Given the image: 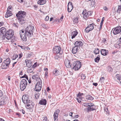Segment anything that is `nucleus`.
Segmentation results:
<instances>
[{"label":"nucleus","instance_id":"obj_1","mask_svg":"<svg viewBox=\"0 0 121 121\" xmlns=\"http://www.w3.org/2000/svg\"><path fill=\"white\" fill-rule=\"evenodd\" d=\"M34 30L33 26H28L25 30L22 29L20 31V36L22 40L25 41H26V35L29 38L32 36Z\"/></svg>","mask_w":121,"mask_h":121},{"label":"nucleus","instance_id":"obj_2","mask_svg":"<svg viewBox=\"0 0 121 121\" xmlns=\"http://www.w3.org/2000/svg\"><path fill=\"white\" fill-rule=\"evenodd\" d=\"M26 14L25 12L21 11H19L16 14V16L17 17L20 23L21 24L24 23L26 21Z\"/></svg>","mask_w":121,"mask_h":121},{"label":"nucleus","instance_id":"obj_3","mask_svg":"<svg viewBox=\"0 0 121 121\" xmlns=\"http://www.w3.org/2000/svg\"><path fill=\"white\" fill-rule=\"evenodd\" d=\"M81 62L78 61H76L74 62L73 64L72 65L71 68L75 70L79 69L81 67Z\"/></svg>","mask_w":121,"mask_h":121},{"label":"nucleus","instance_id":"obj_4","mask_svg":"<svg viewBox=\"0 0 121 121\" xmlns=\"http://www.w3.org/2000/svg\"><path fill=\"white\" fill-rule=\"evenodd\" d=\"M27 85V82L26 80L25 79H22L20 84V88L21 90L23 91L25 89Z\"/></svg>","mask_w":121,"mask_h":121},{"label":"nucleus","instance_id":"obj_5","mask_svg":"<svg viewBox=\"0 0 121 121\" xmlns=\"http://www.w3.org/2000/svg\"><path fill=\"white\" fill-rule=\"evenodd\" d=\"M14 34V31H13V30H8L6 32L5 38L9 40L11 38Z\"/></svg>","mask_w":121,"mask_h":121},{"label":"nucleus","instance_id":"obj_6","mask_svg":"<svg viewBox=\"0 0 121 121\" xmlns=\"http://www.w3.org/2000/svg\"><path fill=\"white\" fill-rule=\"evenodd\" d=\"M42 81L38 82L36 85L35 90V91H39L41 90L42 87Z\"/></svg>","mask_w":121,"mask_h":121},{"label":"nucleus","instance_id":"obj_7","mask_svg":"<svg viewBox=\"0 0 121 121\" xmlns=\"http://www.w3.org/2000/svg\"><path fill=\"white\" fill-rule=\"evenodd\" d=\"M6 28L4 27L1 28L0 29V35H3V38L5 39L6 33Z\"/></svg>","mask_w":121,"mask_h":121},{"label":"nucleus","instance_id":"obj_8","mask_svg":"<svg viewBox=\"0 0 121 121\" xmlns=\"http://www.w3.org/2000/svg\"><path fill=\"white\" fill-rule=\"evenodd\" d=\"M61 50V48L59 46H55L53 48V53H54L56 54L59 53L60 54H61V53L60 52Z\"/></svg>","mask_w":121,"mask_h":121},{"label":"nucleus","instance_id":"obj_9","mask_svg":"<svg viewBox=\"0 0 121 121\" xmlns=\"http://www.w3.org/2000/svg\"><path fill=\"white\" fill-rule=\"evenodd\" d=\"M121 27L119 26L115 28H113V33L114 35H116L121 32Z\"/></svg>","mask_w":121,"mask_h":121},{"label":"nucleus","instance_id":"obj_10","mask_svg":"<svg viewBox=\"0 0 121 121\" xmlns=\"http://www.w3.org/2000/svg\"><path fill=\"white\" fill-rule=\"evenodd\" d=\"M26 105L28 109H31L33 108L34 106V104L33 102L31 101L30 100L29 101L27 102L25 104Z\"/></svg>","mask_w":121,"mask_h":121},{"label":"nucleus","instance_id":"obj_11","mask_svg":"<svg viewBox=\"0 0 121 121\" xmlns=\"http://www.w3.org/2000/svg\"><path fill=\"white\" fill-rule=\"evenodd\" d=\"M22 99L23 102L25 104L30 100L28 98V95H26L22 96Z\"/></svg>","mask_w":121,"mask_h":121},{"label":"nucleus","instance_id":"obj_12","mask_svg":"<svg viewBox=\"0 0 121 121\" xmlns=\"http://www.w3.org/2000/svg\"><path fill=\"white\" fill-rule=\"evenodd\" d=\"M73 5L72 3L71 2H69L67 5V11L69 12H70L73 9Z\"/></svg>","mask_w":121,"mask_h":121},{"label":"nucleus","instance_id":"obj_13","mask_svg":"<svg viewBox=\"0 0 121 121\" xmlns=\"http://www.w3.org/2000/svg\"><path fill=\"white\" fill-rule=\"evenodd\" d=\"M65 64L66 67L68 68H71L72 65L70 64V61L66 59L65 60Z\"/></svg>","mask_w":121,"mask_h":121},{"label":"nucleus","instance_id":"obj_14","mask_svg":"<svg viewBox=\"0 0 121 121\" xmlns=\"http://www.w3.org/2000/svg\"><path fill=\"white\" fill-rule=\"evenodd\" d=\"M83 44L82 42L79 41H76L74 44L75 46L77 47V48H79L81 47H82Z\"/></svg>","mask_w":121,"mask_h":121},{"label":"nucleus","instance_id":"obj_15","mask_svg":"<svg viewBox=\"0 0 121 121\" xmlns=\"http://www.w3.org/2000/svg\"><path fill=\"white\" fill-rule=\"evenodd\" d=\"M32 78L33 79H35L36 81L38 82H40L42 81L41 79L38 76V74L34 75L33 76Z\"/></svg>","mask_w":121,"mask_h":121},{"label":"nucleus","instance_id":"obj_16","mask_svg":"<svg viewBox=\"0 0 121 121\" xmlns=\"http://www.w3.org/2000/svg\"><path fill=\"white\" fill-rule=\"evenodd\" d=\"M60 111L58 109H56V111L54 113L53 116L54 117V120L55 121L56 120V121L57 120V119L58 116V113L60 112Z\"/></svg>","mask_w":121,"mask_h":121},{"label":"nucleus","instance_id":"obj_17","mask_svg":"<svg viewBox=\"0 0 121 121\" xmlns=\"http://www.w3.org/2000/svg\"><path fill=\"white\" fill-rule=\"evenodd\" d=\"M25 61L27 67L30 68L32 66V63L31 61L30 60L26 59L25 60Z\"/></svg>","mask_w":121,"mask_h":121},{"label":"nucleus","instance_id":"obj_18","mask_svg":"<svg viewBox=\"0 0 121 121\" xmlns=\"http://www.w3.org/2000/svg\"><path fill=\"white\" fill-rule=\"evenodd\" d=\"M101 54L104 56H106L108 54V51L105 49H101L100 51Z\"/></svg>","mask_w":121,"mask_h":121},{"label":"nucleus","instance_id":"obj_19","mask_svg":"<svg viewBox=\"0 0 121 121\" xmlns=\"http://www.w3.org/2000/svg\"><path fill=\"white\" fill-rule=\"evenodd\" d=\"M6 97H3L1 99V100L0 101V105L3 106L6 104L5 99Z\"/></svg>","mask_w":121,"mask_h":121},{"label":"nucleus","instance_id":"obj_20","mask_svg":"<svg viewBox=\"0 0 121 121\" xmlns=\"http://www.w3.org/2000/svg\"><path fill=\"white\" fill-rule=\"evenodd\" d=\"M95 106L94 105L93 106H92L91 107H90L89 108H88L87 109H85V111L88 112L89 111H93L95 110Z\"/></svg>","mask_w":121,"mask_h":121},{"label":"nucleus","instance_id":"obj_21","mask_svg":"<svg viewBox=\"0 0 121 121\" xmlns=\"http://www.w3.org/2000/svg\"><path fill=\"white\" fill-rule=\"evenodd\" d=\"M12 15V14L11 11H10L9 10L7 9V11L6 12V13L5 14V17L6 18L9 17L11 16Z\"/></svg>","mask_w":121,"mask_h":121},{"label":"nucleus","instance_id":"obj_22","mask_svg":"<svg viewBox=\"0 0 121 121\" xmlns=\"http://www.w3.org/2000/svg\"><path fill=\"white\" fill-rule=\"evenodd\" d=\"M47 103L46 100L44 99H42L39 102V103L41 105H45Z\"/></svg>","mask_w":121,"mask_h":121},{"label":"nucleus","instance_id":"obj_23","mask_svg":"<svg viewBox=\"0 0 121 121\" xmlns=\"http://www.w3.org/2000/svg\"><path fill=\"white\" fill-rule=\"evenodd\" d=\"M71 33L72 38V39L74 38L78 33V32L76 30L75 31H72Z\"/></svg>","mask_w":121,"mask_h":121},{"label":"nucleus","instance_id":"obj_24","mask_svg":"<svg viewBox=\"0 0 121 121\" xmlns=\"http://www.w3.org/2000/svg\"><path fill=\"white\" fill-rule=\"evenodd\" d=\"M46 0H39L38 1V4L40 5L43 4L46 2Z\"/></svg>","mask_w":121,"mask_h":121},{"label":"nucleus","instance_id":"obj_25","mask_svg":"<svg viewBox=\"0 0 121 121\" xmlns=\"http://www.w3.org/2000/svg\"><path fill=\"white\" fill-rule=\"evenodd\" d=\"M82 14L83 15V17L85 19H86L89 16L88 15V13L87 12H86V11H83Z\"/></svg>","mask_w":121,"mask_h":121},{"label":"nucleus","instance_id":"obj_26","mask_svg":"<svg viewBox=\"0 0 121 121\" xmlns=\"http://www.w3.org/2000/svg\"><path fill=\"white\" fill-rule=\"evenodd\" d=\"M78 49V48H77V47L75 46L72 50V53L73 54L76 53L77 52Z\"/></svg>","mask_w":121,"mask_h":121},{"label":"nucleus","instance_id":"obj_27","mask_svg":"<svg viewBox=\"0 0 121 121\" xmlns=\"http://www.w3.org/2000/svg\"><path fill=\"white\" fill-rule=\"evenodd\" d=\"M53 73L55 76H57L59 75V72L58 70L56 69H55L53 71Z\"/></svg>","mask_w":121,"mask_h":121},{"label":"nucleus","instance_id":"obj_28","mask_svg":"<svg viewBox=\"0 0 121 121\" xmlns=\"http://www.w3.org/2000/svg\"><path fill=\"white\" fill-rule=\"evenodd\" d=\"M86 99L88 100H92L93 99V98L91 96L88 95L86 96Z\"/></svg>","mask_w":121,"mask_h":121},{"label":"nucleus","instance_id":"obj_29","mask_svg":"<svg viewBox=\"0 0 121 121\" xmlns=\"http://www.w3.org/2000/svg\"><path fill=\"white\" fill-rule=\"evenodd\" d=\"M95 25L94 24H91L89 25L88 27H89V29L91 30L94 29Z\"/></svg>","mask_w":121,"mask_h":121},{"label":"nucleus","instance_id":"obj_30","mask_svg":"<svg viewBox=\"0 0 121 121\" xmlns=\"http://www.w3.org/2000/svg\"><path fill=\"white\" fill-rule=\"evenodd\" d=\"M116 12L119 14H120L121 12V5H118V9Z\"/></svg>","mask_w":121,"mask_h":121},{"label":"nucleus","instance_id":"obj_31","mask_svg":"<svg viewBox=\"0 0 121 121\" xmlns=\"http://www.w3.org/2000/svg\"><path fill=\"white\" fill-rule=\"evenodd\" d=\"M9 65H7L6 63H2V65H1V67L2 69H5L7 68V67Z\"/></svg>","mask_w":121,"mask_h":121},{"label":"nucleus","instance_id":"obj_32","mask_svg":"<svg viewBox=\"0 0 121 121\" xmlns=\"http://www.w3.org/2000/svg\"><path fill=\"white\" fill-rule=\"evenodd\" d=\"M99 50L98 48H95L94 51V52L96 55L99 54Z\"/></svg>","mask_w":121,"mask_h":121},{"label":"nucleus","instance_id":"obj_33","mask_svg":"<svg viewBox=\"0 0 121 121\" xmlns=\"http://www.w3.org/2000/svg\"><path fill=\"white\" fill-rule=\"evenodd\" d=\"M98 56L99 57L97 56L94 59L95 61L96 62L98 63L99 61V60H100V58H99L100 56L99 55H98Z\"/></svg>","mask_w":121,"mask_h":121},{"label":"nucleus","instance_id":"obj_34","mask_svg":"<svg viewBox=\"0 0 121 121\" xmlns=\"http://www.w3.org/2000/svg\"><path fill=\"white\" fill-rule=\"evenodd\" d=\"M83 93H79L77 95V97L78 98L81 99L82 98V96L83 95Z\"/></svg>","mask_w":121,"mask_h":121},{"label":"nucleus","instance_id":"obj_35","mask_svg":"<svg viewBox=\"0 0 121 121\" xmlns=\"http://www.w3.org/2000/svg\"><path fill=\"white\" fill-rule=\"evenodd\" d=\"M10 59L8 58H7L6 60H5V61L7 62V63H6L7 64V65H9V64L10 63Z\"/></svg>","mask_w":121,"mask_h":121},{"label":"nucleus","instance_id":"obj_36","mask_svg":"<svg viewBox=\"0 0 121 121\" xmlns=\"http://www.w3.org/2000/svg\"><path fill=\"white\" fill-rule=\"evenodd\" d=\"M85 31L86 33H88L91 30L89 28V27H86L85 30Z\"/></svg>","mask_w":121,"mask_h":121},{"label":"nucleus","instance_id":"obj_37","mask_svg":"<svg viewBox=\"0 0 121 121\" xmlns=\"http://www.w3.org/2000/svg\"><path fill=\"white\" fill-rule=\"evenodd\" d=\"M35 97L36 99H38L39 97V93L37 92L35 95Z\"/></svg>","mask_w":121,"mask_h":121},{"label":"nucleus","instance_id":"obj_38","mask_svg":"<svg viewBox=\"0 0 121 121\" xmlns=\"http://www.w3.org/2000/svg\"><path fill=\"white\" fill-rule=\"evenodd\" d=\"M18 56V55L16 54H15L13 56V60H15Z\"/></svg>","mask_w":121,"mask_h":121},{"label":"nucleus","instance_id":"obj_39","mask_svg":"<svg viewBox=\"0 0 121 121\" xmlns=\"http://www.w3.org/2000/svg\"><path fill=\"white\" fill-rule=\"evenodd\" d=\"M92 1L91 3V6L93 7L95 5V2L94 1L91 0Z\"/></svg>","mask_w":121,"mask_h":121},{"label":"nucleus","instance_id":"obj_40","mask_svg":"<svg viewBox=\"0 0 121 121\" xmlns=\"http://www.w3.org/2000/svg\"><path fill=\"white\" fill-rule=\"evenodd\" d=\"M112 68L110 66H108V70L110 72H111L112 71Z\"/></svg>","mask_w":121,"mask_h":121},{"label":"nucleus","instance_id":"obj_41","mask_svg":"<svg viewBox=\"0 0 121 121\" xmlns=\"http://www.w3.org/2000/svg\"><path fill=\"white\" fill-rule=\"evenodd\" d=\"M73 21L74 23H78V18H75L74 19Z\"/></svg>","mask_w":121,"mask_h":121},{"label":"nucleus","instance_id":"obj_42","mask_svg":"<svg viewBox=\"0 0 121 121\" xmlns=\"http://www.w3.org/2000/svg\"><path fill=\"white\" fill-rule=\"evenodd\" d=\"M21 78H25L27 80H28V76L26 75L25 74L24 76L21 77Z\"/></svg>","mask_w":121,"mask_h":121},{"label":"nucleus","instance_id":"obj_43","mask_svg":"<svg viewBox=\"0 0 121 121\" xmlns=\"http://www.w3.org/2000/svg\"><path fill=\"white\" fill-rule=\"evenodd\" d=\"M33 70L31 69H28L27 70V72L28 73H30L33 72Z\"/></svg>","mask_w":121,"mask_h":121},{"label":"nucleus","instance_id":"obj_44","mask_svg":"<svg viewBox=\"0 0 121 121\" xmlns=\"http://www.w3.org/2000/svg\"><path fill=\"white\" fill-rule=\"evenodd\" d=\"M88 103H84L82 104V105L84 106L87 107L88 108Z\"/></svg>","mask_w":121,"mask_h":121},{"label":"nucleus","instance_id":"obj_45","mask_svg":"<svg viewBox=\"0 0 121 121\" xmlns=\"http://www.w3.org/2000/svg\"><path fill=\"white\" fill-rule=\"evenodd\" d=\"M88 108H89L90 107H91L92 106H93L94 104L91 103H88Z\"/></svg>","mask_w":121,"mask_h":121},{"label":"nucleus","instance_id":"obj_46","mask_svg":"<svg viewBox=\"0 0 121 121\" xmlns=\"http://www.w3.org/2000/svg\"><path fill=\"white\" fill-rule=\"evenodd\" d=\"M81 78L82 79H84L86 78V76L85 75L82 74L81 75Z\"/></svg>","mask_w":121,"mask_h":121},{"label":"nucleus","instance_id":"obj_47","mask_svg":"<svg viewBox=\"0 0 121 121\" xmlns=\"http://www.w3.org/2000/svg\"><path fill=\"white\" fill-rule=\"evenodd\" d=\"M116 78L117 79L119 80H120V77L119 75H117L116 76Z\"/></svg>","mask_w":121,"mask_h":121},{"label":"nucleus","instance_id":"obj_48","mask_svg":"<svg viewBox=\"0 0 121 121\" xmlns=\"http://www.w3.org/2000/svg\"><path fill=\"white\" fill-rule=\"evenodd\" d=\"M37 63H35L34 65H32V68H34L35 67H36L37 66Z\"/></svg>","mask_w":121,"mask_h":121},{"label":"nucleus","instance_id":"obj_49","mask_svg":"<svg viewBox=\"0 0 121 121\" xmlns=\"http://www.w3.org/2000/svg\"><path fill=\"white\" fill-rule=\"evenodd\" d=\"M104 77H102L100 78V81L101 82H104Z\"/></svg>","mask_w":121,"mask_h":121},{"label":"nucleus","instance_id":"obj_50","mask_svg":"<svg viewBox=\"0 0 121 121\" xmlns=\"http://www.w3.org/2000/svg\"><path fill=\"white\" fill-rule=\"evenodd\" d=\"M103 41L104 42L105 44H107V43L106 42V40L105 39H104L103 40Z\"/></svg>","mask_w":121,"mask_h":121},{"label":"nucleus","instance_id":"obj_51","mask_svg":"<svg viewBox=\"0 0 121 121\" xmlns=\"http://www.w3.org/2000/svg\"><path fill=\"white\" fill-rule=\"evenodd\" d=\"M103 9L107 11L108 10V9L106 7H104L103 8Z\"/></svg>","mask_w":121,"mask_h":121},{"label":"nucleus","instance_id":"obj_52","mask_svg":"<svg viewBox=\"0 0 121 121\" xmlns=\"http://www.w3.org/2000/svg\"><path fill=\"white\" fill-rule=\"evenodd\" d=\"M87 12L88 13V15L89 16L91 15L92 14V12L91 11H89Z\"/></svg>","mask_w":121,"mask_h":121},{"label":"nucleus","instance_id":"obj_53","mask_svg":"<svg viewBox=\"0 0 121 121\" xmlns=\"http://www.w3.org/2000/svg\"><path fill=\"white\" fill-rule=\"evenodd\" d=\"M49 19V17L48 16H47L45 18V20L46 21H47Z\"/></svg>","mask_w":121,"mask_h":121},{"label":"nucleus","instance_id":"obj_54","mask_svg":"<svg viewBox=\"0 0 121 121\" xmlns=\"http://www.w3.org/2000/svg\"><path fill=\"white\" fill-rule=\"evenodd\" d=\"M78 116L79 115H76L74 116L73 117V118H77L78 117Z\"/></svg>","mask_w":121,"mask_h":121},{"label":"nucleus","instance_id":"obj_55","mask_svg":"<svg viewBox=\"0 0 121 121\" xmlns=\"http://www.w3.org/2000/svg\"><path fill=\"white\" fill-rule=\"evenodd\" d=\"M54 58L56 59H58L59 57L58 56L56 55L55 56Z\"/></svg>","mask_w":121,"mask_h":121},{"label":"nucleus","instance_id":"obj_56","mask_svg":"<svg viewBox=\"0 0 121 121\" xmlns=\"http://www.w3.org/2000/svg\"><path fill=\"white\" fill-rule=\"evenodd\" d=\"M3 95V92L2 91L0 90V97Z\"/></svg>","mask_w":121,"mask_h":121},{"label":"nucleus","instance_id":"obj_57","mask_svg":"<svg viewBox=\"0 0 121 121\" xmlns=\"http://www.w3.org/2000/svg\"><path fill=\"white\" fill-rule=\"evenodd\" d=\"M63 16H62L61 17V18H60V20H58V22H60V20L61 21H62V19H63Z\"/></svg>","mask_w":121,"mask_h":121},{"label":"nucleus","instance_id":"obj_58","mask_svg":"<svg viewBox=\"0 0 121 121\" xmlns=\"http://www.w3.org/2000/svg\"><path fill=\"white\" fill-rule=\"evenodd\" d=\"M93 85L96 86L98 84L97 83H93Z\"/></svg>","mask_w":121,"mask_h":121},{"label":"nucleus","instance_id":"obj_59","mask_svg":"<svg viewBox=\"0 0 121 121\" xmlns=\"http://www.w3.org/2000/svg\"><path fill=\"white\" fill-rule=\"evenodd\" d=\"M17 1L20 3L23 2V0H17Z\"/></svg>","mask_w":121,"mask_h":121},{"label":"nucleus","instance_id":"obj_60","mask_svg":"<svg viewBox=\"0 0 121 121\" xmlns=\"http://www.w3.org/2000/svg\"><path fill=\"white\" fill-rule=\"evenodd\" d=\"M21 111H22V113L24 114L25 113V111L23 109H22L21 110Z\"/></svg>","mask_w":121,"mask_h":121},{"label":"nucleus","instance_id":"obj_61","mask_svg":"<svg viewBox=\"0 0 121 121\" xmlns=\"http://www.w3.org/2000/svg\"><path fill=\"white\" fill-rule=\"evenodd\" d=\"M73 113L70 112L69 113V115L71 117H72Z\"/></svg>","mask_w":121,"mask_h":121},{"label":"nucleus","instance_id":"obj_62","mask_svg":"<svg viewBox=\"0 0 121 121\" xmlns=\"http://www.w3.org/2000/svg\"><path fill=\"white\" fill-rule=\"evenodd\" d=\"M48 74V72L47 71H46L45 73V76H46Z\"/></svg>","mask_w":121,"mask_h":121},{"label":"nucleus","instance_id":"obj_63","mask_svg":"<svg viewBox=\"0 0 121 121\" xmlns=\"http://www.w3.org/2000/svg\"><path fill=\"white\" fill-rule=\"evenodd\" d=\"M50 88L49 87H48L47 88V91H50Z\"/></svg>","mask_w":121,"mask_h":121},{"label":"nucleus","instance_id":"obj_64","mask_svg":"<svg viewBox=\"0 0 121 121\" xmlns=\"http://www.w3.org/2000/svg\"><path fill=\"white\" fill-rule=\"evenodd\" d=\"M43 121H47V118H44L43 120Z\"/></svg>","mask_w":121,"mask_h":121}]
</instances>
